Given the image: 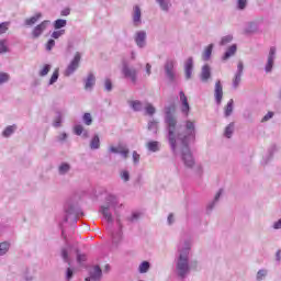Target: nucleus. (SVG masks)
I'll return each mask as SVG.
<instances>
[{"instance_id":"50","label":"nucleus","mask_w":281,"mask_h":281,"mask_svg":"<svg viewBox=\"0 0 281 281\" xmlns=\"http://www.w3.org/2000/svg\"><path fill=\"white\" fill-rule=\"evenodd\" d=\"M265 276H267V271L259 270L257 273V280H262V278H265Z\"/></svg>"},{"instance_id":"35","label":"nucleus","mask_w":281,"mask_h":281,"mask_svg":"<svg viewBox=\"0 0 281 281\" xmlns=\"http://www.w3.org/2000/svg\"><path fill=\"white\" fill-rule=\"evenodd\" d=\"M8 80H10V75H8L5 72H1L0 74V85H3V82H8Z\"/></svg>"},{"instance_id":"34","label":"nucleus","mask_w":281,"mask_h":281,"mask_svg":"<svg viewBox=\"0 0 281 281\" xmlns=\"http://www.w3.org/2000/svg\"><path fill=\"white\" fill-rule=\"evenodd\" d=\"M145 111L147 115H155V106H153L150 103L146 105Z\"/></svg>"},{"instance_id":"49","label":"nucleus","mask_w":281,"mask_h":281,"mask_svg":"<svg viewBox=\"0 0 281 281\" xmlns=\"http://www.w3.org/2000/svg\"><path fill=\"white\" fill-rule=\"evenodd\" d=\"M140 156L137 151H133V161L134 164H139Z\"/></svg>"},{"instance_id":"19","label":"nucleus","mask_w":281,"mask_h":281,"mask_svg":"<svg viewBox=\"0 0 281 281\" xmlns=\"http://www.w3.org/2000/svg\"><path fill=\"white\" fill-rule=\"evenodd\" d=\"M236 54V45H232L228 47L227 52L223 56V60H227L228 58H232Z\"/></svg>"},{"instance_id":"52","label":"nucleus","mask_w":281,"mask_h":281,"mask_svg":"<svg viewBox=\"0 0 281 281\" xmlns=\"http://www.w3.org/2000/svg\"><path fill=\"white\" fill-rule=\"evenodd\" d=\"M237 69H238V72H237V74H240V75L243 76V61H239V63H238Z\"/></svg>"},{"instance_id":"27","label":"nucleus","mask_w":281,"mask_h":281,"mask_svg":"<svg viewBox=\"0 0 281 281\" xmlns=\"http://www.w3.org/2000/svg\"><path fill=\"white\" fill-rule=\"evenodd\" d=\"M67 25V20L58 19L54 22L55 30H60Z\"/></svg>"},{"instance_id":"32","label":"nucleus","mask_w":281,"mask_h":281,"mask_svg":"<svg viewBox=\"0 0 281 281\" xmlns=\"http://www.w3.org/2000/svg\"><path fill=\"white\" fill-rule=\"evenodd\" d=\"M8 52V44L5 40H0V54H5Z\"/></svg>"},{"instance_id":"41","label":"nucleus","mask_w":281,"mask_h":281,"mask_svg":"<svg viewBox=\"0 0 281 281\" xmlns=\"http://www.w3.org/2000/svg\"><path fill=\"white\" fill-rule=\"evenodd\" d=\"M55 45H56V41L49 40V41L46 43V49H47V52H52V48H54Z\"/></svg>"},{"instance_id":"38","label":"nucleus","mask_w":281,"mask_h":281,"mask_svg":"<svg viewBox=\"0 0 281 281\" xmlns=\"http://www.w3.org/2000/svg\"><path fill=\"white\" fill-rule=\"evenodd\" d=\"M237 8L238 10H245V8H247V0H238Z\"/></svg>"},{"instance_id":"25","label":"nucleus","mask_w":281,"mask_h":281,"mask_svg":"<svg viewBox=\"0 0 281 281\" xmlns=\"http://www.w3.org/2000/svg\"><path fill=\"white\" fill-rule=\"evenodd\" d=\"M10 250V243L2 241L0 244V256H5V252Z\"/></svg>"},{"instance_id":"8","label":"nucleus","mask_w":281,"mask_h":281,"mask_svg":"<svg viewBox=\"0 0 281 281\" xmlns=\"http://www.w3.org/2000/svg\"><path fill=\"white\" fill-rule=\"evenodd\" d=\"M276 58V47H271L268 56V63L266 65V71L269 74L273 69V60Z\"/></svg>"},{"instance_id":"62","label":"nucleus","mask_w":281,"mask_h":281,"mask_svg":"<svg viewBox=\"0 0 281 281\" xmlns=\"http://www.w3.org/2000/svg\"><path fill=\"white\" fill-rule=\"evenodd\" d=\"M139 215L137 214H133V218H137Z\"/></svg>"},{"instance_id":"23","label":"nucleus","mask_w":281,"mask_h":281,"mask_svg":"<svg viewBox=\"0 0 281 281\" xmlns=\"http://www.w3.org/2000/svg\"><path fill=\"white\" fill-rule=\"evenodd\" d=\"M16 131V125H9L5 127V130L2 132L3 137H10L12 133Z\"/></svg>"},{"instance_id":"64","label":"nucleus","mask_w":281,"mask_h":281,"mask_svg":"<svg viewBox=\"0 0 281 281\" xmlns=\"http://www.w3.org/2000/svg\"><path fill=\"white\" fill-rule=\"evenodd\" d=\"M92 279H91V277L90 278H86V281H91Z\"/></svg>"},{"instance_id":"30","label":"nucleus","mask_w":281,"mask_h":281,"mask_svg":"<svg viewBox=\"0 0 281 281\" xmlns=\"http://www.w3.org/2000/svg\"><path fill=\"white\" fill-rule=\"evenodd\" d=\"M232 133H234V123H231L226 128H225V137L229 139L232 137Z\"/></svg>"},{"instance_id":"55","label":"nucleus","mask_w":281,"mask_h":281,"mask_svg":"<svg viewBox=\"0 0 281 281\" xmlns=\"http://www.w3.org/2000/svg\"><path fill=\"white\" fill-rule=\"evenodd\" d=\"M150 69H153V66H150V64H146V74H147V76H150Z\"/></svg>"},{"instance_id":"45","label":"nucleus","mask_w":281,"mask_h":281,"mask_svg":"<svg viewBox=\"0 0 281 281\" xmlns=\"http://www.w3.org/2000/svg\"><path fill=\"white\" fill-rule=\"evenodd\" d=\"M121 179H123V181H128V179H131L128 171L121 172Z\"/></svg>"},{"instance_id":"37","label":"nucleus","mask_w":281,"mask_h":281,"mask_svg":"<svg viewBox=\"0 0 281 281\" xmlns=\"http://www.w3.org/2000/svg\"><path fill=\"white\" fill-rule=\"evenodd\" d=\"M60 175H65V172H69V165L68 164H61L59 167Z\"/></svg>"},{"instance_id":"47","label":"nucleus","mask_w":281,"mask_h":281,"mask_svg":"<svg viewBox=\"0 0 281 281\" xmlns=\"http://www.w3.org/2000/svg\"><path fill=\"white\" fill-rule=\"evenodd\" d=\"M162 10H168V2L166 0H157Z\"/></svg>"},{"instance_id":"24","label":"nucleus","mask_w":281,"mask_h":281,"mask_svg":"<svg viewBox=\"0 0 281 281\" xmlns=\"http://www.w3.org/2000/svg\"><path fill=\"white\" fill-rule=\"evenodd\" d=\"M90 148H92V150H97V148H100V136L95 135L91 143H90Z\"/></svg>"},{"instance_id":"12","label":"nucleus","mask_w":281,"mask_h":281,"mask_svg":"<svg viewBox=\"0 0 281 281\" xmlns=\"http://www.w3.org/2000/svg\"><path fill=\"white\" fill-rule=\"evenodd\" d=\"M135 41L138 47H144L146 45V32L144 31L138 32L136 34Z\"/></svg>"},{"instance_id":"13","label":"nucleus","mask_w":281,"mask_h":281,"mask_svg":"<svg viewBox=\"0 0 281 281\" xmlns=\"http://www.w3.org/2000/svg\"><path fill=\"white\" fill-rule=\"evenodd\" d=\"M211 76H212V72L210 70V66L204 65L202 67V72H201L202 82H207V80H210Z\"/></svg>"},{"instance_id":"33","label":"nucleus","mask_w":281,"mask_h":281,"mask_svg":"<svg viewBox=\"0 0 281 281\" xmlns=\"http://www.w3.org/2000/svg\"><path fill=\"white\" fill-rule=\"evenodd\" d=\"M130 105L132 106V109H134L135 111H139L142 109V102L140 101H131Z\"/></svg>"},{"instance_id":"26","label":"nucleus","mask_w":281,"mask_h":281,"mask_svg":"<svg viewBox=\"0 0 281 281\" xmlns=\"http://www.w3.org/2000/svg\"><path fill=\"white\" fill-rule=\"evenodd\" d=\"M148 269H150V263L148 261H143L138 267L139 273H147Z\"/></svg>"},{"instance_id":"29","label":"nucleus","mask_w":281,"mask_h":281,"mask_svg":"<svg viewBox=\"0 0 281 281\" xmlns=\"http://www.w3.org/2000/svg\"><path fill=\"white\" fill-rule=\"evenodd\" d=\"M52 69V66L49 64H46L43 66V68L40 70V76H47Z\"/></svg>"},{"instance_id":"44","label":"nucleus","mask_w":281,"mask_h":281,"mask_svg":"<svg viewBox=\"0 0 281 281\" xmlns=\"http://www.w3.org/2000/svg\"><path fill=\"white\" fill-rule=\"evenodd\" d=\"M61 258H64L65 262H69V254L67 252V249H61Z\"/></svg>"},{"instance_id":"16","label":"nucleus","mask_w":281,"mask_h":281,"mask_svg":"<svg viewBox=\"0 0 281 281\" xmlns=\"http://www.w3.org/2000/svg\"><path fill=\"white\" fill-rule=\"evenodd\" d=\"M41 16H43V14L36 13L32 18L26 19L25 25H34V24L38 23V21L41 20Z\"/></svg>"},{"instance_id":"9","label":"nucleus","mask_w":281,"mask_h":281,"mask_svg":"<svg viewBox=\"0 0 281 281\" xmlns=\"http://www.w3.org/2000/svg\"><path fill=\"white\" fill-rule=\"evenodd\" d=\"M192 67H194V61L192 57H189L184 65V72L187 80H190L192 78Z\"/></svg>"},{"instance_id":"40","label":"nucleus","mask_w":281,"mask_h":281,"mask_svg":"<svg viewBox=\"0 0 281 281\" xmlns=\"http://www.w3.org/2000/svg\"><path fill=\"white\" fill-rule=\"evenodd\" d=\"M8 25H9L8 22H2L0 24V34H5L8 32Z\"/></svg>"},{"instance_id":"3","label":"nucleus","mask_w":281,"mask_h":281,"mask_svg":"<svg viewBox=\"0 0 281 281\" xmlns=\"http://www.w3.org/2000/svg\"><path fill=\"white\" fill-rule=\"evenodd\" d=\"M80 53H76L74 59L70 61L66 69V76H71V74H74L78 67H80Z\"/></svg>"},{"instance_id":"56","label":"nucleus","mask_w":281,"mask_h":281,"mask_svg":"<svg viewBox=\"0 0 281 281\" xmlns=\"http://www.w3.org/2000/svg\"><path fill=\"white\" fill-rule=\"evenodd\" d=\"M221 194H223V190H220L215 195V201H218L221 199Z\"/></svg>"},{"instance_id":"1","label":"nucleus","mask_w":281,"mask_h":281,"mask_svg":"<svg viewBox=\"0 0 281 281\" xmlns=\"http://www.w3.org/2000/svg\"><path fill=\"white\" fill-rule=\"evenodd\" d=\"M175 111H177L175 105L166 108L165 124L168 131L169 144L172 150L177 149V142L186 146L182 151V159L187 168H192L194 166V158L192 157V153H190V148H188V143L190 139H194L196 135L194 121H186L183 128L181 125H178L177 116L173 114Z\"/></svg>"},{"instance_id":"17","label":"nucleus","mask_w":281,"mask_h":281,"mask_svg":"<svg viewBox=\"0 0 281 281\" xmlns=\"http://www.w3.org/2000/svg\"><path fill=\"white\" fill-rule=\"evenodd\" d=\"M95 85V76L93 74H89L86 80L85 89H91Z\"/></svg>"},{"instance_id":"46","label":"nucleus","mask_w":281,"mask_h":281,"mask_svg":"<svg viewBox=\"0 0 281 281\" xmlns=\"http://www.w3.org/2000/svg\"><path fill=\"white\" fill-rule=\"evenodd\" d=\"M104 85L106 91H111V89H113V83L111 82V79H106Z\"/></svg>"},{"instance_id":"31","label":"nucleus","mask_w":281,"mask_h":281,"mask_svg":"<svg viewBox=\"0 0 281 281\" xmlns=\"http://www.w3.org/2000/svg\"><path fill=\"white\" fill-rule=\"evenodd\" d=\"M243 77L241 74H236L235 78L233 80V87L234 89H238V85H240V78Z\"/></svg>"},{"instance_id":"28","label":"nucleus","mask_w":281,"mask_h":281,"mask_svg":"<svg viewBox=\"0 0 281 281\" xmlns=\"http://www.w3.org/2000/svg\"><path fill=\"white\" fill-rule=\"evenodd\" d=\"M83 122H85L86 126H91V124H93V119L91 116V113L83 114Z\"/></svg>"},{"instance_id":"20","label":"nucleus","mask_w":281,"mask_h":281,"mask_svg":"<svg viewBox=\"0 0 281 281\" xmlns=\"http://www.w3.org/2000/svg\"><path fill=\"white\" fill-rule=\"evenodd\" d=\"M146 146L151 153H157V150H159V143L157 140H151L147 143Z\"/></svg>"},{"instance_id":"4","label":"nucleus","mask_w":281,"mask_h":281,"mask_svg":"<svg viewBox=\"0 0 281 281\" xmlns=\"http://www.w3.org/2000/svg\"><path fill=\"white\" fill-rule=\"evenodd\" d=\"M122 71L124 77L130 78L134 85L137 82V70L135 68H130L127 65H124Z\"/></svg>"},{"instance_id":"10","label":"nucleus","mask_w":281,"mask_h":281,"mask_svg":"<svg viewBox=\"0 0 281 281\" xmlns=\"http://www.w3.org/2000/svg\"><path fill=\"white\" fill-rule=\"evenodd\" d=\"M111 153H119L120 155H122L124 157V159H128V148H126L125 146L119 145L117 147H110Z\"/></svg>"},{"instance_id":"6","label":"nucleus","mask_w":281,"mask_h":281,"mask_svg":"<svg viewBox=\"0 0 281 281\" xmlns=\"http://www.w3.org/2000/svg\"><path fill=\"white\" fill-rule=\"evenodd\" d=\"M214 98H215L216 104H221V102H223V83L221 82V80H217L215 82Z\"/></svg>"},{"instance_id":"7","label":"nucleus","mask_w":281,"mask_h":281,"mask_svg":"<svg viewBox=\"0 0 281 281\" xmlns=\"http://www.w3.org/2000/svg\"><path fill=\"white\" fill-rule=\"evenodd\" d=\"M180 102H182V113L188 117L190 114V103H188V97H186V93L183 91H180Z\"/></svg>"},{"instance_id":"14","label":"nucleus","mask_w":281,"mask_h":281,"mask_svg":"<svg viewBox=\"0 0 281 281\" xmlns=\"http://www.w3.org/2000/svg\"><path fill=\"white\" fill-rule=\"evenodd\" d=\"M172 69H175V60H168L165 65L166 74L169 78H173Z\"/></svg>"},{"instance_id":"57","label":"nucleus","mask_w":281,"mask_h":281,"mask_svg":"<svg viewBox=\"0 0 281 281\" xmlns=\"http://www.w3.org/2000/svg\"><path fill=\"white\" fill-rule=\"evenodd\" d=\"M77 260H78L79 262H82V260H85V256L78 255Z\"/></svg>"},{"instance_id":"58","label":"nucleus","mask_w":281,"mask_h":281,"mask_svg":"<svg viewBox=\"0 0 281 281\" xmlns=\"http://www.w3.org/2000/svg\"><path fill=\"white\" fill-rule=\"evenodd\" d=\"M59 139H61V140L67 139V134L63 133Z\"/></svg>"},{"instance_id":"11","label":"nucleus","mask_w":281,"mask_h":281,"mask_svg":"<svg viewBox=\"0 0 281 281\" xmlns=\"http://www.w3.org/2000/svg\"><path fill=\"white\" fill-rule=\"evenodd\" d=\"M133 22L136 26L142 23V9L139 8V5L134 7Z\"/></svg>"},{"instance_id":"21","label":"nucleus","mask_w":281,"mask_h":281,"mask_svg":"<svg viewBox=\"0 0 281 281\" xmlns=\"http://www.w3.org/2000/svg\"><path fill=\"white\" fill-rule=\"evenodd\" d=\"M212 49H214V45L210 44L202 54L203 60H207L212 56Z\"/></svg>"},{"instance_id":"63","label":"nucleus","mask_w":281,"mask_h":281,"mask_svg":"<svg viewBox=\"0 0 281 281\" xmlns=\"http://www.w3.org/2000/svg\"><path fill=\"white\" fill-rule=\"evenodd\" d=\"M109 269H110V266H109V265H106V266H105V270H106V271H109Z\"/></svg>"},{"instance_id":"39","label":"nucleus","mask_w":281,"mask_h":281,"mask_svg":"<svg viewBox=\"0 0 281 281\" xmlns=\"http://www.w3.org/2000/svg\"><path fill=\"white\" fill-rule=\"evenodd\" d=\"M83 131H85V127L82 125H76L74 127L75 135H82Z\"/></svg>"},{"instance_id":"43","label":"nucleus","mask_w":281,"mask_h":281,"mask_svg":"<svg viewBox=\"0 0 281 281\" xmlns=\"http://www.w3.org/2000/svg\"><path fill=\"white\" fill-rule=\"evenodd\" d=\"M63 34H65V30L54 31L52 34V38H58L59 36H63Z\"/></svg>"},{"instance_id":"36","label":"nucleus","mask_w":281,"mask_h":281,"mask_svg":"<svg viewBox=\"0 0 281 281\" xmlns=\"http://www.w3.org/2000/svg\"><path fill=\"white\" fill-rule=\"evenodd\" d=\"M56 80H58V69H55L50 79H49V85H54V82H56Z\"/></svg>"},{"instance_id":"42","label":"nucleus","mask_w":281,"mask_h":281,"mask_svg":"<svg viewBox=\"0 0 281 281\" xmlns=\"http://www.w3.org/2000/svg\"><path fill=\"white\" fill-rule=\"evenodd\" d=\"M233 38L234 37H232V35L224 36L222 38L221 45H227V43H232Z\"/></svg>"},{"instance_id":"51","label":"nucleus","mask_w":281,"mask_h":281,"mask_svg":"<svg viewBox=\"0 0 281 281\" xmlns=\"http://www.w3.org/2000/svg\"><path fill=\"white\" fill-rule=\"evenodd\" d=\"M71 13V10L69 8H66L61 11V16H69Z\"/></svg>"},{"instance_id":"2","label":"nucleus","mask_w":281,"mask_h":281,"mask_svg":"<svg viewBox=\"0 0 281 281\" xmlns=\"http://www.w3.org/2000/svg\"><path fill=\"white\" fill-rule=\"evenodd\" d=\"M177 269L180 278H186V273L190 271V267L188 266V250L180 254Z\"/></svg>"},{"instance_id":"22","label":"nucleus","mask_w":281,"mask_h":281,"mask_svg":"<svg viewBox=\"0 0 281 281\" xmlns=\"http://www.w3.org/2000/svg\"><path fill=\"white\" fill-rule=\"evenodd\" d=\"M101 212L108 223H113V215H111V213L109 212V207H101Z\"/></svg>"},{"instance_id":"59","label":"nucleus","mask_w":281,"mask_h":281,"mask_svg":"<svg viewBox=\"0 0 281 281\" xmlns=\"http://www.w3.org/2000/svg\"><path fill=\"white\" fill-rule=\"evenodd\" d=\"M172 218H173V215H172V214H170V215L168 216L169 224H171V223H172Z\"/></svg>"},{"instance_id":"15","label":"nucleus","mask_w":281,"mask_h":281,"mask_svg":"<svg viewBox=\"0 0 281 281\" xmlns=\"http://www.w3.org/2000/svg\"><path fill=\"white\" fill-rule=\"evenodd\" d=\"M234 112V99H231L226 106L224 108V113L226 117H229V115H232V113Z\"/></svg>"},{"instance_id":"60","label":"nucleus","mask_w":281,"mask_h":281,"mask_svg":"<svg viewBox=\"0 0 281 281\" xmlns=\"http://www.w3.org/2000/svg\"><path fill=\"white\" fill-rule=\"evenodd\" d=\"M55 126H56V127L60 126V119H58V120L55 122Z\"/></svg>"},{"instance_id":"5","label":"nucleus","mask_w":281,"mask_h":281,"mask_svg":"<svg viewBox=\"0 0 281 281\" xmlns=\"http://www.w3.org/2000/svg\"><path fill=\"white\" fill-rule=\"evenodd\" d=\"M47 25H49V21L45 20L41 24L36 25L32 31L33 38H38L43 32L47 30Z\"/></svg>"},{"instance_id":"54","label":"nucleus","mask_w":281,"mask_h":281,"mask_svg":"<svg viewBox=\"0 0 281 281\" xmlns=\"http://www.w3.org/2000/svg\"><path fill=\"white\" fill-rule=\"evenodd\" d=\"M273 228L281 229V218L277 223H274Z\"/></svg>"},{"instance_id":"53","label":"nucleus","mask_w":281,"mask_h":281,"mask_svg":"<svg viewBox=\"0 0 281 281\" xmlns=\"http://www.w3.org/2000/svg\"><path fill=\"white\" fill-rule=\"evenodd\" d=\"M74 276V270H71L70 268L67 269V278L68 280L71 279Z\"/></svg>"},{"instance_id":"61","label":"nucleus","mask_w":281,"mask_h":281,"mask_svg":"<svg viewBox=\"0 0 281 281\" xmlns=\"http://www.w3.org/2000/svg\"><path fill=\"white\" fill-rule=\"evenodd\" d=\"M280 254H281V251L278 250V251H277V258H278V260H280Z\"/></svg>"},{"instance_id":"48","label":"nucleus","mask_w":281,"mask_h":281,"mask_svg":"<svg viewBox=\"0 0 281 281\" xmlns=\"http://www.w3.org/2000/svg\"><path fill=\"white\" fill-rule=\"evenodd\" d=\"M273 117V112H268L261 120V122H269Z\"/></svg>"},{"instance_id":"18","label":"nucleus","mask_w":281,"mask_h":281,"mask_svg":"<svg viewBox=\"0 0 281 281\" xmlns=\"http://www.w3.org/2000/svg\"><path fill=\"white\" fill-rule=\"evenodd\" d=\"M102 278V269H100L99 266H95L93 268V272L91 273V279L92 280H100Z\"/></svg>"}]
</instances>
